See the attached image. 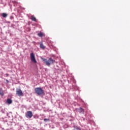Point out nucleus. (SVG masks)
I'll use <instances>...</instances> for the list:
<instances>
[{
  "instance_id": "obj_1",
  "label": "nucleus",
  "mask_w": 130,
  "mask_h": 130,
  "mask_svg": "<svg viewBox=\"0 0 130 130\" xmlns=\"http://www.w3.org/2000/svg\"><path fill=\"white\" fill-rule=\"evenodd\" d=\"M45 62V64L48 66H50L51 64H53L55 61L53 60L52 58H49V60H47L46 58H41Z\"/></svg>"
},
{
  "instance_id": "obj_7",
  "label": "nucleus",
  "mask_w": 130,
  "mask_h": 130,
  "mask_svg": "<svg viewBox=\"0 0 130 130\" xmlns=\"http://www.w3.org/2000/svg\"><path fill=\"white\" fill-rule=\"evenodd\" d=\"M40 48L42 49H45V46L43 45L42 42H40Z\"/></svg>"
},
{
  "instance_id": "obj_12",
  "label": "nucleus",
  "mask_w": 130,
  "mask_h": 130,
  "mask_svg": "<svg viewBox=\"0 0 130 130\" xmlns=\"http://www.w3.org/2000/svg\"><path fill=\"white\" fill-rule=\"evenodd\" d=\"M38 36L40 37H43V34L42 32H40V33L38 34Z\"/></svg>"
},
{
  "instance_id": "obj_8",
  "label": "nucleus",
  "mask_w": 130,
  "mask_h": 130,
  "mask_svg": "<svg viewBox=\"0 0 130 130\" xmlns=\"http://www.w3.org/2000/svg\"><path fill=\"white\" fill-rule=\"evenodd\" d=\"M7 102L9 104H11L12 103V100L11 99H8L7 100Z\"/></svg>"
},
{
  "instance_id": "obj_3",
  "label": "nucleus",
  "mask_w": 130,
  "mask_h": 130,
  "mask_svg": "<svg viewBox=\"0 0 130 130\" xmlns=\"http://www.w3.org/2000/svg\"><path fill=\"white\" fill-rule=\"evenodd\" d=\"M25 116L27 118H31L32 116H33V114L32 112L30 111H27L26 113H25Z\"/></svg>"
},
{
  "instance_id": "obj_13",
  "label": "nucleus",
  "mask_w": 130,
  "mask_h": 130,
  "mask_svg": "<svg viewBox=\"0 0 130 130\" xmlns=\"http://www.w3.org/2000/svg\"><path fill=\"white\" fill-rule=\"evenodd\" d=\"M7 16H8V15H7L6 13H3V14H2V16H3V17H4V18L7 17Z\"/></svg>"
},
{
  "instance_id": "obj_5",
  "label": "nucleus",
  "mask_w": 130,
  "mask_h": 130,
  "mask_svg": "<svg viewBox=\"0 0 130 130\" xmlns=\"http://www.w3.org/2000/svg\"><path fill=\"white\" fill-rule=\"evenodd\" d=\"M16 94L18 96H23V93H22V91L20 89H18L16 91Z\"/></svg>"
},
{
  "instance_id": "obj_6",
  "label": "nucleus",
  "mask_w": 130,
  "mask_h": 130,
  "mask_svg": "<svg viewBox=\"0 0 130 130\" xmlns=\"http://www.w3.org/2000/svg\"><path fill=\"white\" fill-rule=\"evenodd\" d=\"M78 112L80 113H82V114H84V109H83V108H79L78 109Z\"/></svg>"
},
{
  "instance_id": "obj_9",
  "label": "nucleus",
  "mask_w": 130,
  "mask_h": 130,
  "mask_svg": "<svg viewBox=\"0 0 130 130\" xmlns=\"http://www.w3.org/2000/svg\"><path fill=\"white\" fill-rule=\"evenodd\" d=\"M0 94L2 95V96H3L4 94L2 88H0Z\"/></svg>"
},
{
  "instance_id": "obj_14",
  "label": "nucleus",
  "mask_w": 130,
  "mask_h": 130,
  "mask_svg": "<svg viewBox=\"0 0 130 130\" xmlns=\"http://www.w3.org/2000/svg\"><path fill=\"white\" fill-rule=\"evenodd\" d=\"M44 121H50L49 119L45 118L44 119Z\"/></svg>"
},
{
  "instance_id": "obj_2",
  "label": "nucleus",
  "mask_w": 130,
  "mask_h": 130,
  "mask_svg": "<svg viewBox=\"0 0 130 130\" xmlns=\"http://www.w3.org/2000/svg\"><path fill=\"white\" fill-rule=\"evenodd\" d=\"M35 91L38 95H41L44 92V91L41 87H37L35 88Z\"/></svg>"
},
{
  "instance_id": "obj_10",
  "label": "nucleus",
  "mask_w": 130,
  "mask_h": 130,
  "mask_svg": "<svg viewBox=\"0 0 130 130\" xmlns=\"http://www.w3.org/2000/svg\"><path fill=\"white\" fill-rule=\"evenodd\" d=\"M31 19L32 21H36L37 19L34 16H31Z\"/></svg>"
},
{
  "instance_id": "obj_11",
  "label": "nucleus",
  "mask_w": 130,
  "mask_h": 130,
  "mask_svg": "<svg viewBox=\"0 0 130 130\" xmlns=\"http://www.w3.org/2000/svg\"><path fill=\"white\" fill-rule=\"evenodd\" d=\"M74 130H81V128L78 126H74Z\"/></svg>"
},
{
  "instance_id": "obj_4",
  "label": "nucleus",
  "mask_w": 130,
  "mask_h": 130,
  "mask_svg": "<svg viewBox=\"0 0 130 130\" xmlns=\"http://www.w3.org/2000/svg\"><path fill=\"white\" fill-rule=\"evenodd\" d=\"M30 59L32 62L36 63L37 62L36 58H35V55L34 53H31L30 54Z\"/></svg>"
}]
</instances>
